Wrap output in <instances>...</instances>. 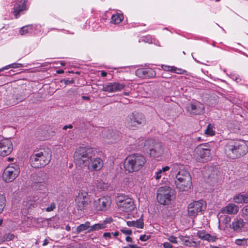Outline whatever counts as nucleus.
Instances as JSON below:
<instances>
[{"label":"nucleus","instance_id":"f257e3e1","mask_svg":"<svg viewBox=\"0 0 248 248\" xmlns=\"http://www.w3.org/2000/svg\"><path fill=\"white\" fill-rule=\"evenodd\" d=\"M95 154L92 148L80 147L74 154V160L77 165L87 166L90 171H98L103 167V161L100 157L93 158Z\"/></svg>","mask_w":248,"mask_h":248},{"label":"nucleus","instance_id":"f03ea898","mask_svg":"<svg viewBox=\"0 0 248 248\" xmlns=\"http://www.w3.org/2000/svg\"><path fill=\"white\" fill-rule=\"evenodd\" d=\"M224 151L228 157L234 159L246 155L248 147L244 141L230 140L226 144Z\"/></svg>","mask_w":248,"mask_h":248},{"label":"nucleus","instance_id":"7ed1b4c3","mask_svg":"<svg viewBox=\"0 0 248 248\" xmlns=\"http://www.w3.org/2000/svg\"><path fill=\"white\" fill-rule=\"evenodd\" d=\"M146 160L142 155L134 154L126 157L124 162L125 171L129 173L138 171L143 167Z\"/></svg>","mask_w":248,"mask_h":248},{"label":"nucleus","instance_id":"20e7f679","mask_svg":"<svg viewBox=\"0 0 248 248\" xmlns=\"http://www.w3.org/2000/svg\"><path fill=\"white\" fill-rule=\"evenodd\" d=\"M50 159V151L48 149H40L33 152L30 157V162L32 167L39 168L48 164Z\"/></svg>","mask_w":248,"mask_h":248},{"label":"nucleus","instance_id":"39448f33","mask_svg":"<svg viewBox=\"0 0 248 248\" xmlns=\"http://www.w3.org/2000/svg\"><path fill=\"white\" fill-rule=\"evenodd\" d=\"M124 123L127 127L135 130L143 126L146 124V119L142 113L135 111L125 117Z\"/></svg>","mask_w":248,"mask_h":248},{"label":"nucleus","instance_id":"423d86ee","mask_svg":"<svg viewBox=\"0 0 248 248\" xmlns=\"http://www.w3.org/2000/svg\"><path fill=\"white\" fill-rule=\"evenodd\" d=\"M175 179V185L180 191H187L192 186V180L188 171H182Z\"/></svg>","mask_w":248,"mask_h":248},{"label":"nucleus","instance_id":"0eeeda50","mask_svg":"<svg viewBox=\"0 0 248 248\" xmlns=\"http://www.w3.org/2000/svg\"><path fill=\"white\" fill-rule=\"evenodd\" d=\"M116 202L118 208L123 212H131L136 207L133 199L125 195L117 196Z\"/></svg>","mask_w":248,"mask_h":248},{"label":"nucleus","instance_id":"6e6552de","mask_svg":"<svg viewBox=\"0 0 248 248\" xmlns=\"http://www.w3.org/2000/svg\"><path fill=\"white\" fill-rule=\"evenodd\" d=\"M172 194V190L170 187L161 186L157 189V200L161 204L168 205L170 203Z\"/></svg>","mask_w":248,"mask_h":248},{"label":"nucleus","instance_id":"1a4fd4ad","mask_svg":"<svg viewBox=\"0 0 248 248\" xmlns=\"http://www.w3.org/2000/svg\"><path fill=\"white\" fill-rule=\"evenodd\" d=\"M206 203L203 200L194 201L188 204L187 213L189 217H195L206 209Z\"/></svg>","mask_w":248,"mask_h":248},{"label":"nucleus","instance_id":"9d476101","mask_svg":"<svg viewBox=\"0 0 248 248\" xmlns=\"http://www.w3.org/2000/svg\"><path fill=\"white\" fill-rule=\"evenodd\" d=\"M19 172L18 166L12 164L4 170L2 175L3 179L6 183L11 182L17 177Z\"/></svg>","mask_w":248,"mask_h":248},{"label":"nucleus","instance_id":"9b49d317","mask_svg":"<svg viewBox=\"0 0 248 248\" xmlns=\"http://www.w3.org/2000/svg\"><path fill=\"white\" fill-rule=\"evenodd\" d=\"M90 199L87 192L81 190L75 198L76 206L78 210L83 211L90 202Z\"/></svg>","mask_w":248,"mask_h":248},{"label":"nucleus","instance_id":"f8f14e48","mask_svg":"<svg viewBox=\"0 0 248 248\" xmlns=\"http://www.w3.org/2000/svg\"><path fill=\"white\" fill-rule=\"evenodd\" d=\"M111 203L110 197L103 196L94 200L93 206L96 211H105L109 208Z\"/></svg>","mask_w":248,"mask_h":248},{"label":"nucleus","instance_id":"ddd939ff","mask_svg":"<svg viewBox=\"0 0 248 248\" xmlns=\"http://www.w3.org/2000/svg\"><path fill=\"white\" fill-rule=\"evenodd\" d=\"M186 111L191 115H201L204 111V105L199 101H194L188 104Z\"/></svg>","mask_w":248,"mask_h":248},{"label":"nucleus","instance_id":"4468645a","mask_svg":"<svg viewBox=\"0 0 248 248\" xmlns=\"http://www.w3.org/2000/svg\"><path fill=\"white\" fill-rule=\"evenodd\" d=\"M125 87V84L118 82H109L103 86L102 91L108 93L120 92Z\"/></svg>","mask_w":248,"mask_h":248},{"label":"nucleus","instance_id":"2eb2a0df","mask_svg":"<svg viewBox=\"0 0 248 248\" xmlns=\"http://www.w3.org/2000/svg\"><path fill=\"white\" fill-rule=\"evenodd\" d=\"M29 4L27 0H17L14 5L13 13L16 18L24 11L28 10Z\"/></svg>","mask_w":248,"mask_h":248},{"label":"nucleus","instance_id":"dca6fc26","mask_svg":"<svg viewBox=\"0 0 248 248\" xmlns=\"http://www.w3.org/2000/svg\"><path fill=\"white\" fill-rule=\"evenodd\" d=\"M196 160L199 162L207 161L210 157V150L207 148L198 147L195 150Z\"/></svg>","mask_w":248,"mask_h":248},{"label":"nucleus","instance_id":"f3484780","mask_svg":"<svg viewBox=\"0 0 248 248\" xmlns=\"http://www.w3.org/2000/svg\"><path fill=\"white\" fill-rule=\"evenodd\" d=\"M13 144L8 139H3L0 141V155L6 156L13 150Z\"/></svg>","mask_w":248,"mask_h":248},{"label":"nucleus","instance_id":"a211bd4d","mask_svg":"<svg viewBox=\"0 0 248 248\" xmlns=\"http://www.w3.org/2000/svg\"><path fill=\"white\" fill-rule=\"evenodd\" d=\"M163 153V149L161 143H155L153 147L149 149V153L151 157L156 158L160 156Z\"/></svg>","mask_w":248,"mask_h":248},{"label":"nucleus","instance_id":"6ab92c4d","mask_svg":"<svg viewBox=\"0 0 248 248\" xmlns=\"http://www.w3.org/2000/svg\"><path fill=\"white\" fill-rule=\"evenodd\" d=\"M239 211L238 205L233 203H229L222 208L220 213L229 215H236Z\"/></svg>","mask_w":248,"mask_h":248},{"label":"nucleus","instance_id":"aec40b11","mask_svg":"<svg viewBox=\"0 0 248 248\" xmlns=\"http://www.w3.org/2000/svg\"><path fill=\"white\" fill-rule=\"evenodd\" d=\"M111 218H107L103 221H100L99 223L91 226L90 231L94 232L106 227L107 224H110L112 222Z\"/></svg>","mask_w":248,"mask_h":248},{"label":"nucleus","instance_id":"412c9836","mask_svg":"<svg viewBox=\"0 0 248 248\" xmlns=\"http://www.w3.org/2000/svg\"><path fill=\"white\" fill-rule=\"evenodd\" d=\"M170 168L171 169L170 175L172 176L175 175V178L178 174L183 173L182 171H186L183 169V166L182 165L177 163L171 164Z\"/></svg>","mask_w":248,"mask_h":248},{"label":"nucleus","instance_id":"4be33fe9","mask_svg":"<svg viewBox=\"0 0 248 248\" xmlns=\"http://www.w3.org/2000/svg\"><path fill=\"white\" fill-rule=\"evenodd\" d=\"M245 225V222H244L243 219L236 218L232 222L231 227L233 231L239 232L241 231Z\"/></svg>","mask_w":248,"mask_h":248},{"label":"nucleus","instance_id":"5701e85b","mask_svg":"<svg viewBox=\"0 0 248 248\" xmlns=\"http://www.w3.org/2000/svg\"><path fill=\"white\" fill-rule=\"evenodd\" d=\"M170 170L169 166H165L161 169H158L155 172L154 177L156 180H159L162 177L166 175L167 172Z\"/></svg>","mask_w":248,"mask_h":248},{"label":"nucleus","instance_id":"b1692460","mask_svg":"<svg viewBox=\"0 0 248 248\" xmlns=\"http://www.w3.org/2000/svg\"><path fill=\"white\" fill-rule=\"evenodd\" d=\"M233 201L237 203H248V194H239L233 197Z\"/></svg>","mask_w":248,"mask_h":248},{"label":"nucleus","instance_id":"393cba45","mask_svg":"<svg viewBox=\"0 0 248 248\" xmlns=\"http://www.w3.org/2000/svg\"><path fill=\"white\" fill-rule=\"evenodd\" d=\"M127 225L129 227H134L142 229L144 226L143 220L142 218H139L136 220L127 221Z\"/></svg>","mask_w":248,"mask_h":248},{"label":"nucleus","instance_id":"a878e982","mask_svg":"<svg viewBox=\"0 0 248 248\" xmlns=\"http://www.w3.org/2000/svg\"><path fill=\"white\" fill-rule=\"evenodd\" d=\"M90 222L89 221H86L85 223L81 224L77 228V232L79 233L81 232L86 231L87 232H90L91 229Z\"/></svg>","mask_w":248,"mask_h":248},{"label":"nucleus","instance_id":"bb28decb","mask_svg":"<svg viewBox=\"0 0 248 248\" xmlns=\"http://www.w3.org/2000/svg\"><path fill=\"white\" fill-rule=\"evenodd\" d=\"M33 25H27L22 27L19 31V33L21 35H24L28 33H31L33 31Z\"/></svg>","mask_w":248,"mask_h":248},{"label":"nucleus","instance_id":"cd10ccee","mask_svg":"<svg viewBox=\"0 0 248 248\" xmlns=\"http://www.w3.org/2000/svg\"><path fill=\"white\" fill-rule=\"evenodd\" d=\"M124 19V16L120 14H116L112 16L111 22L114 24H117L121 23Z\"/></svg>","mask_w":248,"mask_h":248},{"label":"nucleus","instance_id":"c85d7f7f","mask_svg":"<svg viewBox=\"0 0 248 248\" xmlns=\"http://www.w3.org/2000/svg\"><path fill=\"white\" fill-rule=\"evenodd\" d=\"M214 125L213 124H209L206 130L204 131L205 134L208 136H212L215 134V131L214 130Z\"/></svg>","mask_w":248,"mask_h":248},{"label":"nucleus","instance_id":"c756f323","mask_svg":"<svg viewBox=\"0 0 248 248\" xmlns=\"http://www.w3.org/2000/svg\"><path fill=\"white\" fill-rule=\"evenodd\" d=\"M24 99V97L20 95L19 96H15L14 98L7 103V105L14 106L19 102L22 101Z\"/></svg>","mask_w":248,"mask_h":248},{"label":"nucleus","instance_id":"7c9ffc66","mask_svg":"<svg viewBox=\"0 0 248 248\" xmlns=\"http://www.w3.org/2000/svg\"><path fill=\"white\" fill-rule=\"evenodd\" d=\"M46 177L45 179H44L43 181H37L36 182V188L38 187V188L39 190H44L46 187L47 184L46 181Z\"/></svg>","mask_w":248,"mask_h":248},{"label":"nucleus","instance_id":"2f4dec72","mask_svg":"<svg viewBox=\"0 0 248 248\" xmlns=\"http://www.w3.org/2000/svg\"><path fill=\"white\" fill-rule=\"evenodd\" d=\"M146 68H140L137 70L135 72V74L137 76L141 78H145V74L146 72Z\"/></svg>","mask_w":248,"mask_h":248},{"label":"nucleus","instance_id":"473e14b6","mask_svg":"<svg viewBox=\"0 0 248 248\" xmlns=\"http://www.w3.org/2000/svg\"><path fill=\"white\" fill-rule=\"evenodd\" d=\"M89 173L88 171L85 172H82L81 174L80 175L79 177H76V179L78 180H80L82 182H86L87 181L88 178L89 177Z\"/></svg>","mask_w":248,"mask_h":248},{"label":"nucleus","instance_id":"72a5a7b5","mask_svg":"<svg viewBox=\"0 0 248 248\" xmlns=\"http://www.w3.org/2000/svg\"><path fill=\"white\" fill-rule=\"evenodd\" d=\"M5 198L4 195L0 193V213H1L5 206Z\"/></svg>","mask_w":248,"mask_h":248},{"label":"nucleus","instance_id":"f704fd0d","mask_svg":"<svg viewBox=\"0 0 248 248\" xmlns=\"http://www.w3.org/2000/svg\"><path fill=\"white\" fill-rule=\"evenodd\" d=\"M145 78H152L155 76V71L151 68H146Z\"/></svg>","mask_w":248,"mask_h":248},{"label":"nucleus","instance_id":"c9c22d12","mask_svg":"<svg viewBox=\"0 0 248 248\" xmlns=\"http://www.w3.org/2000/svg\"><path fill=\"white\" fill-rule=\"evenodd\" d=\"M242 217L248 220V205L244 206L241 210Z\"/></svg>","mask_w":248,"mask_h":248},{"label":"nucleus","instance_id":"e433bc0d","mask_svg":"<svg viewBox=\"0 0 248 248\" xmlns=\"http://www.w3.org/2000/svg\"><path fill=\"white\" fill-rule=\"evenodd\" d=\"M247 239H237L235 241V243L238 246H244L247 244Z\"/></svg>","mask_w":248,"mask_h":248},{"label":"nucleus","instance_id":"4c0bfd02","mask_svg":"<svg viewBox=\"0 0 248 248\" xmlns=\"http://www.w3.org/2000/svg\"><path fill=\"white\" fill-rule=\"evenodd\" d=\"M217 239V237L216 236L211 235L209 233H207L204 240H206L208 242H215Z\"/></svg>","mask_w":248,"mask_h":248},{"label":"nucleus","instance_id":"58836bf2","mask_svg":"<svg viewBox=\"0 0 248 248\" xmlns=\"http://www.w3.org/2000/svg\"><path fill=\"white\" fill-rule=\"evenodd\" d=\"M97 187L98 188L105 190L107 188L108 185L107 184L103 182H98L96 184Z\"/></svg>","mask_w":248,"mask_h":248},{"label":"nucleus","instance_id":"ea45409f","mask_svg":"<svg viewBox=\"0 0 248 248\" xmlns=\"http://www.w3.org/2000/svg\"><path fill=\"white\" fill-rule=\"evenodd\" d=\"M222 218H224L223 222L224 223H228L231 220V218L229 216H226V215H224V216L220 215L219 217H218L219 221H220V220H221V219Z\"/></svg>","mask_w":248,"mask_h":248},{"label":"nucleus","instance_id":"a19ab883","mask_svg":"<svg viewBox=\"0 0 248 248\" xmlns=\"http://www.w3.org/2000/svg\"><path fill=\"white\" fill-rule=\"evenodd\" d=\"M172 72H174L178 74H184L186 72V71L185 70H183L181 68H178L176 67L173 66Z\"/></svg>","mask_w":248,"mask_h":248},{"label":"nucleus","instance_id":"79ce46f5","mask_svg":"<svg viewBox=\"0 0 248 248\" xmlns=\"http://www.w3.org/2000/svg\"><path fill=\"white\" fill-rule=\"evenodd\" d=\"M204 231H198L197 232V236L199 238L202 240H205L206 237V234H207Z\"/></svg>","mask_w":248,"mask_h":248},{"label":"nucleus","instance_id":"37998d69","mask_svg":"<svg viewBox=\"0 0 248 248\" xmlns=\"http://www.w3.org/2000/svg\"><path fill=\"white\" fill-rule=\"evenodd\" d=\"M161 68L165 71L172 72L173 71V66L166 65H162Z\"/></svg>","mask_w":248,"mask_h":248},{"label":"nucleus","instance_id":"c03bdc74","mask_svg":"<svg viewBox=\"0 0 248 248\" xmlns=\"http://www.w3.org/2000/svg\"><path fill=\"white\" fill-rule=\"evenodd\" d=\"M23 66V64L21 63H14L7 65L8 68H17Z\"/></svg>","mask_w":248,"mask_h":248},{"label":"nucleus","instance_id":"a18cd8bd","mask_svg":"<svg viewBox=\"0 0 248 248\" xmlns=\"http://www.w3.org/2000/svg\"><path fill=\"white\" fill-rule=\"evenodd\" d=\"M168 240L173 244H177L178 241L177 240V238L173 235H171L169 236V237L168 238Z\"/></svg>","mask_w":248,"mask_h":248},{"label":"nucleus","instance_id":"49530a36","mask_svg":"<svg viewBox=\"0 0 248 248\" xmlns=\"http://www.w3.org/2000/svg\"><path fill=\"white\" fill-rule=\"evenodd\" d=\"M141 41L149 44L153 43V39L150 37H145L141 39Z\"/></svg>","mask_w":248,"mask_h":248},{"label":"nucleus","instance_id":"de8ad7c7","mask_svg":"<svg viewBox=\"0 0 248 248\" xmlns=\"http://www.w3.org/2000/svg\"><path fill=\"white\" fill-rule=\"evenodd\" d=\"M55 208V204L54 203L52 202L50 204V205L48 206L46 208V211L47 212H50L53 211Z\"/></svg>","mask_w":248,"mask_h":248},{"label":"nucleus","instance_id":"09e8293b","mask_svg":"<svg viewBox=\"0 0 248 248\" xmlns=\"http://www.w3.org/2000/svg\"><path fill=\"white\" fill-rule=\"evenodd\" d=\"M103 237L106 240H109L112 238L111 233L110 232H104L103 233Z\"/></svg>","mask_w":248,"mask_h":248},{"label":"nucleus","instance_id":"8fccbe9b","mask_svg":"<svg viewBox=\"0 0 248 248\" xmlns=\"http://www.w3.org/2000/svg\"><path fill=\"white\" fill-rule=\"evenodd\" d=\"M121 231L124 234H127V235H130L132 234V231L128 229H121Z\"/></svg>","mask_w":248,"mask_h":248},{"label":"nucleus","instance_id":"3c124183","mask_svg":"<svg viewBox=\"0 0 248 248\" xmlns=\"http://www.w3.org/2000/svg\"><path fill=\"white\" fill-rule=\"evenodd\" d=\"M150 236L142 235L140 237V240L142 241H146L148 240L150 238Z\"/></svg>","mask_w":248,"mask_h":248},{"label":"nucleus","instance_id":"603ef678","mask_svg":"<svg viewBox=\"0 0 248 248\" xmlns=\"http://www.w3.org/2000/svg\"><path fill=\"white\" fill-rule=\"evenodd\" d=\"M123 248H140L136 245L128 244L126 246L123 247Z\"/></svg>","mask_w":248,"mask_h":248},{"label":"nucleus","instance_id":"864d4df0","mask_svg":"<svg viewBox=\"0 0 248 248\" xmlns=\"http://www.w3.org/2000/svg\"><path fill=\"white\" fill-rule=\"evenodd\" d=\"M163 245L164 248H172V246L169 242H164L163 244Z\"/></svg>","mask_w":248,"mask_h":248},{"label":"nucleus","instance_id":"5fc2aeb1","mask_svg":"<svg viewBox=\"0 0 248 248\" xmlns=\"http://www.w3.org/2000/svg\"><path fill=\"white\" fill-rule=\"evenodd\" d=\"M107 131H108V132L109 133V134H107L106 135V137H107V138H108V139H110L111 137L112 138V133H111V132L109 130H108V129H104V132H107Z\"/></svg>","mask_w":248,"mask_h":248},{"label":"nucleus","instance_id":"6e6d98bb","mask_svg":"<svg viewBox=\"0 0 248 248\" xmlns=\"http://www.w3.org/2000/svg\"><path fill=\"white\" fill-rule=\"evenodd\" d=\"M39 132H40V131H38L37 132V136L39 137V139H40V140H45V139L46 137L44 136H42L41 135H39Z\"/></svg>","mask_w":248,"mask_h":248},{"label":"nucleus","instance_id":"4d7b16f0","mask_svg":"<svg viewBox=\"0 0 248 248\" xmlns=\"http://www.w3.org/2000/svg\"><path fill=\"white\" fill-rule=\"evenodd\" d=\"M125 240L127 242H132V238L131 237H130V236H127L125 238Z\"/></svg>","mask_w":248,"mask_h":248},{"label":"nucleus","instance_id":"13d9d810","mask_svg":"<svg viewBox=\"0 0 248 248\" xmlns=\"http://www.w3.org/2000/svg\"><path fill=\"white\" fill-rule=\"evenodd\" d=\"M111 235H112V236H114V237H117L119 235V232H111Z\"/></svg>","mask_w":248,"mask_h":248},{"label":"nucleus","instance_id":"bf43d9fd","mask_svg":"<svg viewBox=\"0 0 248 248\" xmlns=\"http://www.w3.org/2000/svg\"><path fill=\"white\" fill-rule=\"evenodd\" d=\"M74 80H66L65 81V84H71V83H74Z\"/></svg>","mask_w":248,"mask_h":248},{"label":"nucleus","instance_id":"052dcab7","mask_svg":"<svg viewBox=\"0 0 248 248\" xmlns=\"http://www.w3.org/2000/svg\"><path fill=\"white\" fill-rule=\"evenodd\" d=\"M48 243H49V241H48V240L47 239H46L44 241V242H43V246H45L47 245Z\"/></svg>","mask_w":248,"mask_h":248},{"label":"nucleus","instance_id":"680f3d73","mask_svg":"<svg viewBox=\"0 0 248 248\" xmlns=\"http://www.w3.org/2000/svg\"><path fill=\"white\" fill-rule=\"evenodd\" d=\"M107 74V72L104 71H102L101 72V75L103 77H106Z\"/></svg>","mask_w":248,"mask_h":248},{"label":"nucleus","instance_id":"e2e57ef3","mask_svg":"<svg viewBox=\"0 0 248 248\" xmlns=\"http://www.w3.org/2000/svg\"><path fill=\"white\" fill-rule=\"evenodd\" d=\"M8 238L9 239V240H12L14 238V235L13 234H9L8 235Z\"/></svg>","mask_w":248,"mask_h":248},{"label":"nucleus","instance_id":"0e129e2a","mask_svg":"<svg viewBox=\"0 0 248 248\" xmlns=\"http://www.w3.org/2000/svg\"><path fill=\"white\" fill-rule=\"evenodd\" d=\"M65 230L67 231H70V230H71V227L69 225H67V226H66L65 227Z\"/></svg>","mask_w":248,"mask_h":248},{"label":"nucleus","instance_id":"69168bd1","mask_svg":"<svg viewBox=\"0 0 248 248\" xmlns=\"http://www.w3.org/2000/svg\"><path fill=\"white\" fill-rule=\"evenodd\" d=\"M235 80L237 82H239L241 81V79L239 77L236 78Z\"/></svg>","mask_w":248,"mask_h":248},{"label":"nucleus","instance_id":"338daca9","mask_svg":"<svg viewBox=\"0 0 248 248\" xmlns=\"http://www.w3.org/2000/svg\"><path fill=\"white\" fill-rule=\"evenodd\" d=\"M8 67H7V65L5 66V67H3V68H0V72H1L2 71H3L5 69H8Z\"/></svg>","mask_w":248,"mask_h":248},{"label":"nucleus","instance_id":"774afa93","mask_svg":"<svg viewBox=\"0 0 248 248\" xmlns=\"http://www.w3.org/2000/svg\"><path fill=\"white\" fill-rule=\"evenodd\" d=\"M57 73L58 74H62L64 73V71L63 70H58L57 71Z\"/></svg>","mask_w":248,"mask_h":248}]
</instances>
